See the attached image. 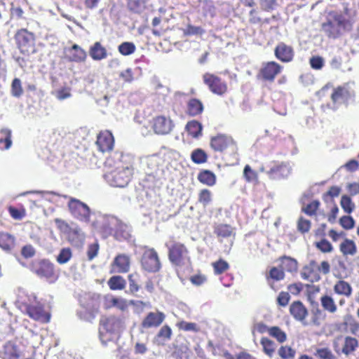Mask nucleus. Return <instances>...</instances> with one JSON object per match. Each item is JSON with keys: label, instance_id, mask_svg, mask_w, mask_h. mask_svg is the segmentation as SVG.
Wrapping results in <instances>:
<instances>
[{"label": "nucleus", "instance_id": "obj_1", "mask_svg": "<svg viewBox=\"0 0 359 359\" xmlns=\"http://www.w3.org/2000/svg\"><path fill=\"white\" fill-rule=\"evenodd\" d=\"M97 222L102 223V226H98L95 224H93V226L104 236L111 234L114 230V235L117 240H126L130 237V227L121 222L116 217L101 216Z\"/></svg>", "mask_w": 359, "mask_h": 359}, {"label": "nucleus", "instance_id": "obj_2", "mask_svg": "<svg viewBox=\"0 0 359 359\" xmlns=\"http://www.w3.org/2000/svg\"><path fill=\"white\" fill-rule=\"evenodd\" d=\"M18 304L20 309L27 313L32 319L41 323L49 322L50 314L43 311L34 294L32 293L26 297L20 296L18 300Z\"/></svg>", "mask_w": 359, "mask_h": 359}, {"label": "nucleus", "instance_id": "obj_3", "mask_svg": "<svg viewBox=\"0 0 359 359\" xmlns=\"http://www.w3.org/2000/svg\"><path fill=\"white\" fill-rule=\"evenodd\" d=\"M123 328V322L119 318L114 316L102 318L100 327V339L102 344L104 346L109 343L114 344Z\"/></svg>", "mask_w": 359, "mask_h": 359}, {"label": "nucleus", "instance_id": "obj_4", "mask_svg": "<svg viewBox=\"0 0 359 359\" xmlns=\"http://www.w3.org/2000/svg\"><path fill=\"white\" fill-rule=\"evenodd\" d=\"M100 303V295L98 294H88L81 299V309L79 316L85 320H91L98 313Z\"/></svg>", "mask_w": 359, "mask_h": 359}, {"label": "nucleus", "instance_id": "obj_5", "mask_svg": "<svg viewBox=\"0 0 359 359\" xmlns=\"http://www.w3.org/2000/svg\"><path fill=\"white\" fill-rule=\"evenodd\" d=\"M133 170V168L131 165H120L107 173L105 177L110 185L116 187H124L130 180Z\"/></svg>", "mask_w": 359, "mask_h": 359}, {"label": "nucleus", "instance_id": "obj_6", "mask_svg": "<svg viewBox=\"0 0 359 359\" xmlns=\"http://www.w3.org/2000/svg\"><path fill=\"white\" fill-rule=\"evenodd\" d=\"M345 18L336 12H330L327 17V21L323 24V30L328 36L336 38L345 28Z\"/></svg>", "mask_w": 359, "mask_h": 359}, {"label": "nucleus", "instance_id": "obj_7", "mask_svg": "<svg viewBox=\"0 0 359 359\" xmlns=\"http://www.w3.org/2000/svg\"><path fill=\"white\" fill-rule=\"evenodd\" d=\"M71 214L77 219L88 223L90 221V210L84 203L76 198H71L68 203Z\"/></svg>", "mask_w": 359, "mask_h": 359}, {"label": "nucleus", "instance_id": "obj_8", "mask_svg": "<svg viewBox=\"0 0 359 359\" xmlns=\"http://www.w3.org/2000/svg\"><path fill=\"white\" fill-rule=\"evenodd\" d=\"M141 264L143 269L149 272H157L161 264L156 251L153 248H147L142 257Z\"/></svg>", "mask_w": 359, "mask_h": 359}, {"label": "nucleus", "instance_id": "obj_9", "mask_svg": "<svg viewBox=\"0 0 359 359\" xmlns=\"http://www.w3.org/2000/svg\"><path fill=\"white\" fill-rule=\"evenodd\" d=\"M353 90L351 89L348 84L334 88L331 94L333 104L332 108L335 109L338 105L344 103L353 96Z\"/></svg>", "mask_w": 359, "mask_h": 359}, {"label": "nucleus", "instance_id": "obj_10", "mask_svg": "<svg viewBox=\"0 0 359 359\" xmlns=\"http://www.w3.org/2000/svg\"><path fill=\"white\" fill-rule=\"evenodd\" d=\"M169 259L176 265L186 264L189 262V258L186 248L179 243L175 244L169 250Z\"/></svg>", "mask_w": 359, "mask_h": 359}, {"label": "nucleus", "instance_id": "obj_11", "mask_svg": "<svg viewBox=\"0 0 359 359\" xmlns=\"http://www.w3.org/2000/svg\"><path fill=\"white\" fill-rule=\"evenodd\" d=\"M203 81L215 94L222 95L227 90L226 83L214 74L206 73L203 75Z\"/></svg>", "mask_w": 359, "mask_h": 359}, {"label": "nucleus", "instance_id": "obj_12", "mask_svg": "<svg viewBox=\"0 0 359 359\" xmlns=\"http://www.w3.org/2000/svg\"><path fill=\"white\" fill-rule=\"evenodd\" d=\"M173 128L170 118L164 116H158L153 120V128L156 133L160 135L168 134Z\"/></svg>", "mask_w": 359, "mask_h": 359}, {"label": "nucleus", "instance_id": "obj_13", "mask_svg": "<svg viewBox=\"0 0 359 359\" xmlns=\"http://www.w3.org/2000/svg\"><path fill=\"white\" fill-rule=\"evenodd\" d=\"M165 314L161 311L149 312L142 322L144 328L157 327L164 321Z\"/></svg>", "mask_w": 359, "mask_h": 359}, {"label": "nucleus", "instance_id": "obj_14", "mask_svg": "<svg viewBox=\"0 0 359 359\" xmlns=\"http://www.w3.org/2000/svg\"><path fill=\"white\" fill-rule=\"evenodd\" d=\"M96 143L102 152L111 151L114 144L111 133L108 130L101 132L97 136Z\"/></svg>", "mask_w": 359, "mask_h": 359}, {"label": "nucleus", "instance_id": "obj_15", "mask_svg": "<svg viewBox=\"0 0 359 359\" xmlns=\"http://www.w3.org/2000/svg\"><path fill=\"white\" fill-rule=\"evenodd\" d=\"M303 279L310 282H317L320 279L317 263L312 260L306 266H305L301 273Z\"/></svg>", "mask_w": 359, "mask_h": 359}, {"label": "nucleus", "instance_id": "obj_16", "mask_svg": "<svg viewBox=\"0 0 359 359\" xmlns=\"http://www.w3.org/2000/svg\"><path fill=\"white\" fill-rule=\"evenodd\" d=\"M130 266V258L129 256L121 254L117 255L112 264L111 270L114 273H126Z\"/></svg>", "mask_w": 359, "mask_h": 359}, {"label": "nucleus", "instance_id": "obj_17", "mask_svg": "<svg viewBox=\"0 0 359 359\" xmlns=\"http://www.w3.org/2000/svg\"><path fill=\"white\" fill-rule=\"evenodd\" d=\"M34 272L40 277L48 280H55L56 278L54 273L53 264L47 260H42L39 263L38 268L34 269Z\"/></svg>", "mask_w": 359, "mask_h": 359}, {"label": "nucleus", "instance_id": "obj_18", "mask_svg": "<svg viewBox=\"0 0 359 359\" xmlns=\"http://www.w3.org/2000/svg\"><path fill=\"white\" fill-rule=\"evenodd\" d=\"M282 69V67L275 62H269L263 65L261 69V74L265 80L272 81L276 76L278 74Z\"/></svg>", "mask_w": 359, "mask_h": 359}, {"label": "nucleus", "instance_id": "obj_19", "mask_svg": "<svg viewBox=\"0 0 359 359\" xmlns=\"http://www.w3.org/2000/svg\"><path fill=\"white\" fill-rule=\"evenodd\" d=\"M291 166L286 163H282L276 165L267 172V175L271 179H280L288 177L291 173Z\"/></svg>", "mask_w": 359, "mask_h": 359}, {"label": "nucleus", "instance_id": "obj_20", "mask_svg": "<svg viewBox=\"0 0 359 359\" xmlns=\"http://www.w3.org/2000/svg\"><path fill=\"white\" fill-rule=\"evenodd\" d=\"M276 57L283 62H290L294 56V51L291 46L281 43L275 48Z\"/></svg>", "mask_w": 359, "mask_h": 359}, {"label": "nucleus", "instance_id": "obj_21", "mask_svg": "<svg viewBox=\"0 0 359 359\" xmlns=\"http://www.w3.org/2000/svg\"><path fill=\"white\" fill-rule=\"evenodd\" d=\"M66 53L68 60L71 62H83L87 57L86 52L76 44L67 49Z\"/></svg>", "mask_w": 359, "mask_h": 359}, {"label": "nucleus", "instance_id": "obj_22", "mask_svg": "<svg viewBox=\"0 0 359 359\" xmlns=\"http://www.w3.org/2000/svg\"><path fill=\"white\" fill-rule=\"evenodd\" d=\"M290 311L291 315L297 320L303 322L308 311L303 304L300 302H294L290 305Z\"/></svg>", "mask_w": 359, "mask_h": 359}, {"label": "nucleus", "instance_id": "obj_23", "mask_svg": "<svg viewBox=\"0 0 359 359\" xmlns=\"http://www.w3.org/2000/svg\"><path fill=\"white\" fill-rule=\"evenodd\" d=\"M90 56L94 60H102L107 57L106 48L100 43L95 42L89 49Z\"/></svg>", "mask_w": 359, "mask_h": 359}, {"label": "nucleus", "instance_id": "obj_24", "mask_svg": "<svg viewBox=\"0 0 359 359\" xmlns=\"http://www.w3.org/2000/svg\"><path fill=\"white\" fill-rule=\"evenodd\" d=\"M231 142V139L225 135H219L211 139V147L215 151H222Z\"/></svg>", "mask_w": 359, "mask_h": 359}, {"label": "nucleus", "instance_id": "obj_25", "mask_svg": "<svg viewBox=\"0 0 359 359\" xmlns=\"http://www.w3.org/2000/svg\"><path fill=\"white\" fill-rule=\"evenodd\" d=\"M333 290L336 294L347 297H350L352 294V287L351 285L342 280L336 282Z\"/></svg>", "mask_w": 359, "mask_h": 359}, {"label": "nucleus", "instance_id": "obj_26", "mask_svg": "<svg viewBox=\"0 0 359 359\" xmlns=\"http://www.w3.org/2000/svg\"><path fill=\"white\" fill-rule=\"evenodd\" d=\"M320 304L323 309L329 313H334L337 310V304L334 299L327 294L320 297Z\"/></svg>", "mask_w": 359, "mask_h": 359}, {"label": "nucleus", "instance_id": "obj_27", "mask_svg": "<svg viewBox=\"0 0 359 359\" xmlns=\"http://www.w3.org/2000/svg\"><path fill=\"white\" fill-rule=\"evenodd\" d=\"M19 351L17 347L12 343L8 342L4 346V359H18Z\"/></svg>", "mask_w": 359, "mask_h": 359}, {"label": "nucleus", "instance_id": "obj_28", "mask_svg": "<svg viewBox=\"0 0 359 359\" xmlns=\"http://www.w3.org/2000/svg\"><path fill=\"white\" fill-rule=\"evenodd\" d=\"M186 129L188 133L193 137L196 138L201 135L202 125L196 121L188 122Z\"/></svg>", "mask_w": 359, "mask_h": 359}, {"label": "nucleus", "instance_id": "obj_29", "mask_svg": "<svg viewBox=\"0 0 359 359\" xmlns=\"http://www.w3.org/2000/svg\"><path fill=\"white\" fill-rule=\"evenodd\" d=\"M198 179L201 183L208 186H213L216 182L215 175L209 170H203L200 172Z\"/></svg>", "mask_w": 359, "mask_h": 359}, {"label": "nucleus", "instance_id": "obj_30", "mask_svg": "<svg viewBox=\"0 0 359 359\" xmlns=\"http://www.w3.org/2000/svg\"><path fill=\"white\" fill-rule=\"evenodd\" d=\"M340 250L344 255H353L356 252V246L353 241L346 239L341 243Z\"/></svg>", "mask_w": 359, "mask_h": 359}, {"label": "nucleus", "instance_id": "obj_31", "mask_svg": "<svg viewBox=\"0 0 359 359\" xmlns=\"http://www.w3.org/2000/svg\"><path fill=\"white\" fill-rule=\"evenodd\" d=\"M344 323L346 328L349 330L352 334H356L359 332V323L351 315L344 316Z\"/></svg>", "mask_w": 359, "mask_h": 359}, {"label": "nucleus", "instance_id": "obj_32", "mask_svg": "<svg viewBox=\"0 0 359 359\" xmlns=\"http://www.w3.org/2000/svg\"><path fill=\"white\" fill-rule=\"evenodd\" d=\"M281 266L283 269L287 271L293 272L297 270V262L296 259L284 256L280 258Z\"/></svg>", "mask_w": 359, "mask_h": 359}, {"label": "nucleus", "instance_id": "obj_33", "mask_svg": "<svg viewBox=\"0 0 359 359\" xmlns=\"http://www.w3.org/2000/svg\"><path fill=\"white\" fill-rule=\"evenodd\" d=\"M203 109V104L198 100L192 99L188 103V113L191 116H196L201 114Z\"/></svg>", "mask_w": 359, "mask_h": 359}, {"label": "nucleus", "instance_id": "obj_34", "mask_svg": "<svg viewBox=\"0 0 359 359\" xmlns=\"http://www.w3.org/2000/svg\"><path fill=\"white\" fill-rule=\"evenodd\" d=\"M15 243L13 236L6 233H0V247L4 250L11 249Z\"/></svg>", "mask_w": 359, "mask_h": 359}, {"label": "nucleus", "instance_id": "obj_35", "mask_svg": "<svg viewBox=\"0 0 359 359\" xmlns=\"http://www.w3.org/2000/svg\"><path fill=\"white\" fill-rule=\"evenodd\" d=\"M0 132L5 135L4 139H0V149H9L12 145L11 130L8 128H2Z\"/></svg>", "mask_w": 359, "mask_h": 359}, {"label": "nucleus", "instance_id": "obj_36", "mask_svg": "<svg viewBox=\"0 0 359 359\" xmlns=\"http://www.w3.org/2000/svg\"><path fill=\"white\" fill-rule=\"evenodd\" d=\"M108 285L111 290H122L126 286V280L121 276H115L110 278Z\"/></svg>", "mask_w": 359, "mask_h": 359}, {"label": "nucleus", "instance_id": "obj_37", "mask_svg": "<svg viewBox=\"0 0 359 359\" xmlns=\"http://www.w3.org/2000/svg\"><path fill=\"white\" fill-rule=\"evenodd\" d=\"M215 233L219 237L227 238L233 234V229L228 224H219L215 227Z\"/></svg>", "mask_w": 359, "mask_h": 359}, {"label": "nucleus", "instance_id": "obj_38", "mask_svg": "<svg viewBox=\"0 0 359 359\" xmlns=\"http://www.w3.org/2000/svg\"><path fill=\"white\" fill-rule=\"evenodd\" d=\"M260 343L262 346L264 352L269 357H271L276 349L274 342L266 337H262Z\"/></svg>", "mask_w": 359, "mask_h": 359}, {"label": "nucleus", "instance_id": "obj_39", "mask_svg": "<svg viewBox=\"0 0 359 359\" xmlns=\"http://www.w3.org/2000/svg\"><path fill=\"white\" fill-rule=\"evenodd\" d=\"M358 346V341L356 339L351 337H347L344 340V345L342 348V352L346 355L353 352Z\"/></svg>", "mask_w": 359, "mask_h": 359}, {"label": "nucleus", "instance_id": "obj_40", "mask_svg": "<svg viewBox=\"0 0 359 359\" xmlns=\"http://www.w3.org/2000/svg\"><path fill=\"white\" fill-rule=\"evenodd\" d=\"M191 158L195 163L201 164L206 162L208 156L203 149H196L192 151Z\"/></svg>", "mask_w": 359, "mask_h": 359}, {"label": "nucleus", "instance_id": "obj_41", "mask_svg": "<svg viewBox=\"0 0 359 359\" xmlns=\"http://www.w3.org/2000/svg\"><path fill=\"white\" fill-rule=\"evenodd\" d=\"M72 257V252L70 248H62L57 257V262L60 264L67 263Z\"/></svg>", "mask_w": 359, "mask_h": 359}, {"label": "nucleus", "instance_id": "obj_42", "mask_svg": "<svg viewBox=\"0 0 359 359\" xmlns=\"http://www.w3.org/2000/svg\"><path fill=\"white\" fill-rule=\"evenodd\" d=\"M243 176L248 182H257L258 174L253 170L249 165H246L243 170Z\"/></svg>", "mask_w": 359, "mask_h": 359}, {"label": "nucleus", "instance_id": "obj_43", "mask_svg": "<svg viewBox=\"0 0 359 359\" xmlns=\"http://www.w3.org/2000/svg\"><path fill=\"white\" fill-rule=\"evenodd\" d=\"M269 334L276 338L280 343L284 342L287 339L286 334L276 326L270 327Z\"/></svg>", "mask_w": 359, "mask_h": 359}, {"label": "nucleus", "instance_id": "obj_44", "mask_svg": "<svg viewBox=\"0 0 359 359\" xmlns=\"http://www.w3.org/2000/svg\"><path fill=\"white\" fill-rule=\"evenodd\" d=\"M212 266L214 269L215 273L217 275L224 273L229 268V264L223 259H219L217 262H213L212 264Z\"/></svg>", "mask_w": 359, "mask_h": 359}, {"label": "nucleus", "instance_id": "obj_45", "mask_svg": "<svg viewBox=\"0 0 359 359\" xmlns=\"http://www.w3.org/2000/svg\"><path fill=\"white\" fill-rule=\"evenodd\" d=\"M23 93V89L22 87L21 81L15 78L13 80L11 84V94L15 97H20Z\"/></svg>", "mask_w": 359, "mask_h": 359}, {"label": "nucleus", "instance_id": "obj_46", "mask_svg": "<svg viewBox=\"0 0 359 359\" xmlns=\"http://www.w3.org/2000/svg\"><path fill=\"white\" fill-rule=\"evenodd\" d=\"M135 50V46L131 42L122 43L118 46V51L123 55H129L133 53Z\"/></svg>", "mask_w": 359, "mask_h": 359}, {"label": "nucleus", "instance_id": "obj_47", "mask_svg": "<svg viewBox=\"0 0 359 359\" xmlns=\"http://www.w3.org/2000/svg\"><path fill=\"white\" fill-rule=\"evenodd\" d=\"M285 273L283 271L277 267H272L270 271L269 276H267L268 280L272 279L276 281L281 280L284 278Z\"/></svg>", "mask_w": 359, "mask_h": 359}, {"label": "nucleus", "instance_id": "obj_48", "mask_svg": "<svg viewBox=\"0 0 359 359\" xmlns=\"http://www.w3.org/2000/svg\"><path fill=\"white\" fill-rule=\"evenodd\" d=\"M55 97L59 100H64L71 97V88L69 87H63L53 93Z\"/></svg>", "mask_w": 359, "mask_h": 359}, {"label": "nucleus", "instance_id": "obj_49", "mask_svg": "<svg viewBox=\"0 0 359 359\" xmlns=\"http://www.w3.org/2000/svg\"><path fill=\"white\" fill-rule=\"evenodd\" d=\"M140 276L137 273H133L128 276L129 288L131 292H136L139 290L137 282Z\"/></svg>", "mask_w": 359, "mask_h": 359}, {"label": "nucleus", "instance_id": "obj_50", "mask_svg": "<svg viewBox=\"0 0 359 359\" xmlns=\"http://www.w3.org/2000/svg\"><path fill=\"white\" fill-rule=\"evenodd\" d=\"M316 247L322 252L327 253L333 250L332 244L326 239H322L315 243Z\"/></svg>", "mask_w": 359, "mask_h": 359}, {"label": "nucleus", "instance_id": "obj_51", "mask_svg": "<svg viewBox=\"0 0 359 359\" xmlns=\"http://www.w3.org/2000/svg\"><path fill=\"white\" fill-rule=\"evenodd\" d=\"M128 8L134 13H141L144 6L141 0H129L128 2Z\"/></svg>", "mask_w": 359, "mask_h": 359}, {"label": "nucleus", "instance_id": "obj_52", "mask_svg": "<svg viewBox=\"0 0 359 359\" xmlns=\"http://www.w3.org/2000/svg\"><path fill=\"white\" fill-rule=\"evenodd\" d=\"M340 203L343 210L347 213H351L355 207L351 199L347 196L341 197Z\"/></svg>", "mask_w": 359, "mask_h": 359}, {"label": "nucleus", "instance_id": "obj_53", "mask_svg": "<svg viewBox=\"0 0 359 359\" xmlns=\"http://www.w3.org/2000/svg\"><path fill=\"white\" fill-rule=\"evenodd\" d=\"M161 158L158 155H156V154L149 156L147 157V158H146V163L147 164V166L151 170H155L156 168H157L158 166L159 165V164L161 163Z\"/></svg>", "mask_w": 359, "mask_h": 359}, {"label": "nucleus", "instance_id": "obj_54", "mask_svg": "<svg viewBox=\"0 0 359 359\" xmlns=\"http://www.w3.org/2000/svg\"><path fill=\"white\" fill-rule=\"evenodd\" d=\"M177 326L180 330L184 331H193L196 332L199 331L198 325L194 323L182 321L177 324Z\"/></svg>", "mask_w": 359, "mask_h": 359}, {"label": "nucleus", "instance_id": "obj_55", "mask_svg": "<svg viewBox=\"0 0 359 359\" xmlns=\"http://www.w3.org/2000/svg\"><path fill=\"white\" fill-rule=\"evenodd\" d=\"M148 351L147 339L146 341H137L134 345V352L135 354L143 355Z\"/></svg>", "mask_w": 359, "mask_h": 359}, {"label": "nucleus", "instance_id": "obj_56", "mask_svg": "<svg viewBox=\"0 0 359 359\" xmlns=\"http://www.w3.org/2000/svg\"><path fill=\"white\" fill-rule=\"evenodd\" d=\"M199 202L204 206L207 205L211 201V193L208 189H203L199 194Z\"/></svg>", "mask_w": 359, "mask_h": 359}, {"label": "nucleus", "instance_id": "obj_57", "mask_svg": "<svg viewBox=\"0 0 359 359\" xmlns=\"http://www.w3.org/2000/svg\"><path fill=\"white\" fill-rule=\"evenodd\" d=\"M269 329L270 327H268V326L266 324L259 322L256 323L253 325L252 328V334H255L256 332L259 334H264L265 332H269Z\"/></svg>", "mask_w": 359, "mask_h": 359}, {"label": "nucleus", "instance_id": "obj_58", "mask_svg": "<svg viewBox=\"0 0 359 359\" xmlns=\"http://www.w3.org/2000/svg\"><path fill=\"white\" fill-rule=\"evenodd\" d=\"M316 355L321 359H334L332 351L327 348H319L316 351Z\"/></svg>", "mask_w": 359, "mask_h": 359}, {"label": "nucleus", "instance_id": "obj_59", "mask_svg": "<svg viewBox=\"0 0 359 359\" xmlns=\"http://www.w3.org/2000/svg\"><path fill=\"white\" fill-rule=\"evenodd\" d=\"M116 297L111 294L105 295L103 298V306L105 309H109L115 306Z\"/></svg>", "mask_w": 359, "mask_h": 359}, {"label": "nucleus", "instance_id": "obj_60", "mask_svg": "<svg viewBox=\"0 0 359 359\" xmlns=\"http://www.w3.org/2000/svg\"><path fill=\"white\" fill-rule=\"evenodd\" d=\"M184 33L186 35H201L204 33V30L200 27H195L189 25L187 28L184 30Z\"/></svg>", "mask_w": 359, "mask_h": 359}, {"label": "nucleus", "instance_id": "obj_61", "mask_svg": "<svg viewBox=\"0 0 359 359\" xmlns=\"http://www.w3.org/2000/svg\"><path fill=\"white\" fill-rule=\"evenodd\" d=\"M279 355L283 359H287L294 356V351L289 346H281L278 350Z\"/></svg>", "mask_w": 359, "mask_h": 359}, {"label": "nucleus", "instance_id": "obj_62", "mask_svg": "<svg viewBox=\"0 0 359 359\" xmlns=\"http://www.w3.org/2000/svg\"><path fill=\"white\" fill-rule=\"evenodd\" d=\"M171 334V328L168 325H164L159 330L158 337L163 338L164 340H168L170 339Z\"/></svg>", "mask_w": 359, "mask_h": 359}, {"label": "nucleus", "instance_id": "obj_63", "mask_svg": "<svg viewBox=\"0 0 359 359\" xmlns=\"http://www.w3.org/2000/svg\"><path fill=\"white\" fill-rule=\"evenodd\" d=\"M129 306L130 301H128L127 299L122 297H117L114 307L122 311H125L128 309Z\"/></svg>", "mask_w": 359, "mask_h": 359}, {"label": "nucleus", "instance_id": "obj_64", "mask_svg": "<svg viewBox=\"0 0 359 359\" xmlns=\"http://www.w3.org/2000/svg\"><path fill=\"white\" fill-rule=\"evenodd\" d=\"M8 211L11 216L15 219H22L25 215V210H18L13 207H9Z\"/></svg>", "mask_w": 359, "mask_h": 359}]
</instances>
